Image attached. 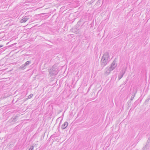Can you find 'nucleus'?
<instances>
[{
  "label": "nucleus",
  "instance_id": "f257e3e1",
  "mask_svg": "<svg viewBox=\"0 0 150 150\" xmlns=\"http://www.w3.org/2000/svg\"><path fill=\"white\" fill-rule=\"evenodd\" d=\"M110 61L109 53L107 52H106L104 54L100 61V65L102 68L108 64Z\"/></svg>",
  "mask_w": 150,
  "mask_h": 150
},
{
  "label": "nucleus",
  "instance_id": "f03ea898",
  "mask_svg": "<svg viewBox=\"0 0 150 150\" xmlns=\"http://www.w3.org/2000/svg\"><path fill=\"white\" fill-rule=\"evenodd\" d=\"M49 74L51 76L55 75L58 73V69L54 65L49 70Z\"/></svg>",
  "mask_w": 150,
  "mask_h": 150
},
{
  "label": "nucleus",
  "instance_id": "7ed1b4c3",
  "mask_svg": "<svg viewBox=\"0 0 150 150\" xmlns=\"http://www.w3.org/2000/svg\"><path fill=\"white\" fill-rule=\"evenodd\" d=\"M125 70H122L120 72L118 76V79H120L123 76L125 73Z\"/></svg>",
  "mask_w": 150,
  "mask_h": 150
},
{
  "label": "nucleus",
  "instance_id": "20e7f679",
  "mask_svg": "<svg viewBox=\"0 0 150 150\" xmlns=\"http://www.w3.org/2000/svg\"><path fill=\"white\" fill-rule=\"evenodd\" d=\"M28 19V17L25 16L21 20L20 22L21 23L25 22Z\"/></svg>",
  "mask_w": 150,
  "mask_h": 150
},
{
  "label": "nucleus",
  "instance_id": "39448f33",
  "mask_svg": "<svg viewBox=\"0 0 150 150\" xmlns=\"http://www.w3.org/2000/svg\"><path fill=\"white\" fill-rule=\"evenodd\" d=\"M68 125V123L67 122H65L62 125L61 128L62 129H64L66 128Z\"/></svg>",
  "mask_w": 150,
  "mask_h": 150
},
{
  "label": "nucleus",
  "instance_id": "423d86ee",
  "mask_svg": "<svg viewBox=\"0 0 150 150\" xmlns=\"http://www.w3.org/2000/svg\"><path fill=\"white\" fill-rule=\"evenodd\" d=\"M150 141V137H149L148 138V139L147 141V143L146 145L144 148V150H146L149 147V146H148V144L149 142Z\"/></svg>",
  "mask_w": 150,
  "mask_h": 150
},
{
  "label": "nucleus",
  "instance_id": "0eeeda50",
  "mask_svg": "<svg viewBox=\"0 0 150 150\" xmlns=\"http://www.w3.org/2000/svg\"><path fill=\"white\" fill-rule=\"evenodd\" d=\"M116 64L115 62L113 61L112 63L111 64V66L113 68L115 69L116 66Z\"/></svg>",
  "mask_w": 150,
  "mask_h": 150
},
{
  "label": "nucleus",
  "instance_id": "6e6552de",
  "mask_svg": "<svg viewBox=\"0 0 150 150\" xmlns=\"http://www.w3.org/2000/svg\"><path fill=\"white\" fill-rule=\"evenodd\" d=\"M26 67L24 64H23V65H21L19 67V68L20 69H21L22 70H24L26 68Z\"/></svg>",
  "mask_w": 150,
  "mask_h": 150
},
{
  "label": "nucleus",
  "instance_id": "1a4fd4ad",
  "mask_svg": "<svg viewBox=\"0 0 150 150\" xmlns=\"http://www.w3.org/2000/svg\"><path fill=\"white\" fill-rule=\"evenodd\" d=\"M31 63V61H28L25 62L24 64L26 67L28 65Z\"/></svg>",
  "mask_w": 150,
  "mask_h": 150
},
{
  "label": "nucleus",
  "instance_id": "9d476101",
  "mask_svg": "<svg viewBox=\"0 0 150 150\" xmlns=\"http://www.w3.org/2000/svg\"><path fill=\"white\" fill-rule=\"evenodd\" d=\"M114 69V68L110 66V67L108 68V70L109 71H112Z\"/></svg>",
  "mask_w": 150,
  "mask_h": 150
},
{
  "label": "nucleus",
  "instance_id": "9b49d317",
  "mask_svg": "<svg viewBox=\"0 0 150 150\" xmlns=\"http://www.w3.org/2000/svg\"><path fill=\"white\" fill-rule=\"evenodd\" d=\"M33 96V94H30L28 96V98H31Z\"/></svg>",
  "mask_w": 150,
  "mask_h": 150
},
{
  "label": "nucleus",
  "instance_id": "f8f14e48",
  "mask_svg": "<svg viewBox=\"0 0 150 150\" xmlns=\"http://www.w3.org/2000/svg\"><path fill=\"white\" fill-rule=\"evenodd\" d=\"M17 117L16 116L15 117L13 118V122H15L16 121V118H17Z\"/></svg>",
  "mask_w": 150,
  "mask_h": 150
},
{
  "label": "nucleus",
  "instance_id": "ddd939ff",
  "mask_svg": "<svg viewBox=\"0 0 150 150\" xmlns=\"http://www.w3.org/2000/svg\"><path fill=\"white\" fill-rule=\"evenodd\" d=\"M34 147L33 146H31L29 148V150H33V149Z\"/></svg>",
  "mask_w": 150,
  "mask_h": 150
},
{
  "label": "nucleus",
  "instance_id": "4468645a",
  "mask_svg": "<svg viewBox=\"0 0 150 150\" xmlns=\"http://www.w3.org/2000/svg\"><path fill=\"white\" fill-rule=\"evenodd\" d=\"M90 86L89 87V88H88V92L90 90Z\"/></svg>",
  "mask_w": 150,
  "mask_h": 150
},
{
  "label": "nucleus",
  "instance_id": "2eb2a0df",
  "mask_svg": "<svg viewBox=\"0 0 150 150\" xmlns=\"http://www.w3.org/2000/svg\"><path fill=\"white\" fill-rule=\"evenodd\" d=\"M3 47V45H0V48L1 47Z\"/></svg>",
  "mask_w": 150,
  "mask_h": 150
},
{
  "label": "nucleus",
  "instance_id": "dca6fc26",
  "mask_svg": "<svg viewBox=\"0 0 150 150\" xmlns=\"http://www.w3.org/2000/svg\"><path fill=\"white\" fill-rule=\"evenodd\" d=\"M134 97H132V96L131 97V100H132L133 99V98Z\"/></svg>",
  "mask_w": 150,
  "mask_h": 150
},
{
  "label": "nucleus",
  "instance_id": "f3484780",
  "mask_svg": "<svg viewBox=\"0 0 150 150\" xmlns=\"http://www.w3.org/2000/svg\"><path fill=\"white\" fill-rule=\"evenodd\" d=\"M2 49H2V50H3V51H4V49H3V48L0 49V50H1Z\"/></svg>",
  "mask_w": 150,
  "mask_h": 150
},
{
  "label": "nucleus",
  "instance_id": "a211bd4d",
  "mask_svg": "<svg viewBox=\"0 0 150 150\" xmlns=\"http://www.w3.org/2000/svg\"><path fill=\"white\" fill-rule=\"evenodd\" d=\"M79 22H81V20L79 21Z\"/></svg>",
  "mask_w": 150,
  "mask_h": 150
},
{
  "label": "nucleus",
  "instance_id": "6ab92c4d",
  "mask_svg": "<svg viewBox=\"0 0 150 150\" xmlns=\"http://www.w3.org/2000/svg\"><path fill=\"white\" fill-rule=\"evenodd\" d=\"M60 123H61V122H60V123H59V125H60Z\"/></svg>",
  "mask_w": 150,
  "mask_h": 150
}]
</instances>
